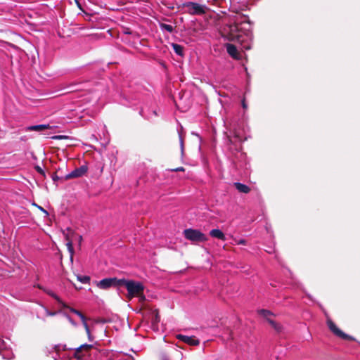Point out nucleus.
<instances>
[{"label": "nucleus", "mask_w": 360, "mask_h": 360, "mask_svg": "<svg viewBox=\"0 0 360 360\" xmlns=\"http://www.w3.org/2000/svg\"><path fill=\"white\" fill-rule=\"evenodd\" d=\"M121 286L126 288L128 292L127 296L129 299L136 297L141 303L146 300V296L143 294L145 288L142 283L133 280L122 279Z\"/></svg>", "instance_id": "1"}, {"label": "nucleus", "mask_w": 360, "mask_h": 360, "mask_svg": "<svg viewBox=\"0 0 360 360\" xmlns=\"http://www.w3.org/2000/svg\"><path fill=\"white\" fill-rule=\"evenodd\" d=\"M186 239L192 242H204L207 240V237L198 230L188 229L184 231Z\"/></svg>", "instance_id": "2"}, {"label": "nucleus", "mask_w": 360, "mask_h": 360, "mask_svg": "<svg viewBox=\"0 0 360 360\" xmlns=\"http://www.w3.org/2000/svg\"><path fill=\"white\" fill-rule=\"evenodd\" d=\"M329 330L337 337L340 338L345 340L354 341L355 338L345 333L342 331L336 324L332 321L331 319L328 318L326 321Z\"/></svg>", "instance_id": "3"}, {"label": "nucleus", "mask_w": 360, "mask_h": 360, "mask_svg": "<svg viewBox=\"0 0 360 360\" xmlns=\"http://www.w3.org/2000/svg\"><path fill=\"white\" fill-rule=\"evenodd\" d=\"M93 347L91 345L84 344L81 345L75 350L71 351L70 353L77 360H84V357L88 354L89 351Z\"/></svg>", "instance_id": "4"}, {"label": "nucleus", "mask_w": 360, "mask_h": 360, "mask_svg": "<svg viewBox=\"0 0 360 360\" xmlns=\"http://www.w3.org/2000/svg\"><path fill=\"white\" fill-rule=\"evenodd\" d=\"M184 7L187 8V12L191 15H200L205 13V6L197 3L186 2Z\"/></svg>", "instance_id": "5"}, {"label": "nucleus", "mask_w": 360, "mask_h": 360, "mask_svg": "<svg viewBox=\"0 0 360 360\" xmlns=\"http://www.w3.org/2000/svg\"><path fill=\"white\" fill-rule=\"evenodd\" d=\"M122 279L116 278H104L97 283V286L101 289H108L111 286L121 287Z\"/></svg>", "instance_id": "6"}, {"label": "nucleus", "mask_w": 360, "mask_h": 360, "mask_svg": "<svg viewBox=\"0 0 360 360\" xmlns=\"http://www.w3.org/2000/svg\"><path fill=\"white\" fill-rule=\"evenodd\" d=\"M176 338L192 346H196L200 344L199 340H198L195 336H186L181 334H179L176 335Z\"/></svg>", "instance_id": "7"}, {"label": "nucleus", "mask_w": 360, "mask_h": 360, "mask_svg": "<svg viewBox=\"0 0 360 360\" xmlns=\"http://www.w3.org/2000/svg\"><path fill=\"white\" fill-rule=\"evenodd\" d=\"M87 172V168L85 166H82L75 169L66 176L67 179H72L82 176Z\"/></svg>", "instance_id": "8"}, {"label": "nucleus", "mask_w": 360, "mask_h": 360, "mask_svg": "<svg viewBox=\"0 0 360 360\" xmlns=\"http://www.w3.org/2000/svg\"><path fill=\"white\" fill-rule=\"evenodd\" d=\"M226 50L228 53L233 58H240V53L238 51L236 47L234 45L231 44H228L226 46Z\"/></svg>", "instance_id": "9"}, {"label": "nucleus", "mask_w": 360, "mask_h": 360, "mask_svg": "<svg viewBox=\"0 0 360 360\" xmlns=\"http://www.w3.org/2000/svg\"><path fill=\"white\" fill-rule=\"evenodd\" d=\"M5 347V342L0 338V354L2 355L4 359H10L12 358L13 354L10 351H4Z\"/></svg>", "instance_id": "10"}, {"label": "nucleus", "mask_w": 360, "mask_h": 360, "mask_svg": "<svg viewBox=\"0 0 360 360\" xmlns=\"http://www.w3.org/2000/svg\"><path fill=\"white\" fill-rule=\"evenodd\" d=\"M210 234L212 237L216 238L222 240H225V236L224 233L219 229H212Z\"/></svg>", "instance_id": "11"}, {"label": "nucleus", "mask_w": 360, "mask_h": 360, "mask_svg": "<svg viewBox=\"0 0 360 360\" xmlns=\"http://www.w3.org/2000/svg\"><path fill=\"white\" fill-rule=\"evenodd\" d=\"M50 127L49 124H39V125H32L27 127L28 131H40L44 129H49Z\"/></svg>", "instance_id": "12"}, {"label": "nucleus", "mask_w": 360, "mask_h": 360, "mask_svg": "<svg viewBox=\"0 0 360 360\" xmlns=\"http://www.w3.org/2000/svg\"><path fill=\"white\" fill-rule=\"evenodd\" d=\"M233 185L239 192L248 193V186L238 182L234 183Z\"/></svg>", "instance_id": "13"}, {"label": "nucleus", "mask_w": 360, "mask_h": 360, "mask_svg": "<svg viewBox=\"0 0 360 360\" xmlns=\"http://www.w3.org/2000/svg\"><path fill=\"white\" fill-rule=\"evenodd\" d=\"M65 308H68L71 312L77 314L80 318L82 323H84L86 321V318L85 317V316L83 315L79 311H78L74 308L68 307L67 305H66Z\"/></svg>", "instance_id": "14"}, {"label": "nucleus", "mask_w": 360, "mask_h": 360, "mask_svg": "<svg viewBox=\"0 0 360 360\" xmlns=\"http://www.w3.org/2000/svg\"><path fill=\"white\" fill-rule=\"evenodd\" d=\"M172 46L173 48L174 51L179 56L183 55L184 48L182 46L177 44H172Z\"/></svg>", "instance_id": "15"}, {"label": "nucleus", "mask_w": 360, "mask_h": 360, "mask_svg": "<svg viewBox=\"0 0 360 360\" xmlns=\"http://www.w3.org/2000/svg\"><path fill=\"white\" fill-rule=\"evenodd\" d=\"M268 322L274 328V330L276 331H277V332L281 331L282 326L279 323L275 322L274 320H272L271 319H268Z\"/></svg>", "instance_id": "16"}, {"label": "nucleus", "mask_w": 360, "mask_h": 360, "mask_svg": "<svg viewBox=\"0 0 360 360\" xmlns=\"http://www.w3.org/2000/svg\"><path fill=\"white\" fill-rule=\"evenodd\" d=\"M82 324H83V326H84V327L85 328V330H86V333L87 334L89 340V341H93L94 340V337L91 335V332L90 328L88 326L86 321L85 322L82 323Z\"/></svg>", "instance_id": "17"}, {"label": "nucleus", "mask_w": 360, "mask_h": 360, "mask_svg": "<svg viewBox=\"0 0 360 360\" xmlns=\"http://www.w3.org/2000/svg\"><path fill=\"white\" fill-rule=\"evenodd\" d=\"M47 293L51 297H53L60 304H61L63 307H66V304L54 292H53L52 291H49L47 292Z\"/></svg>", "instance_id": "18"}, {"label": "nucleus", "mask_w": 360, "mask_h": 360, "mask_svg": "<svg viewBox=\"0 0 360 360\" xmlns=\"http://www.w3.org/2000/svg\"><path fill=\"white\" fill-rule=\"evenodd\" d=\"M77 278L82 283H88L90 281V277L88 276L77 275Z\"/></svg>", "instance_id": "19"}, {"label": "nucleus", "mask_w": 360, "mask_h": 360, "mask_svg": "<svg viewBox=\"0 0 360 360\" xmlns=\"http://www.w3.org/2000/svg\"><path fill=\"white\" fill-rule=\"evenodd\" d=\"M259 313L264 318H266L267 321L268 319H270L269 316L273 315V314L270 311L266 309H261L260 311H259Z\"/></svg>", "instance_id": "20"}, {"label": "nucleus", "mask_w": 360, "mask_h": 360, "mask_svg": "<svg viewBox=\"0 0 360 360\" xmlns=\"http://www.w3.org/2000/svg\"><path fill=\"white\" fill-rule=\"evenodd\" d=\"M160 27L162 30H166L169 32H172L174 30L173 27L171 25L168 24H161Z\"/></svg>", "instance_id": "21"}, {"label": "nucleus", "mask_w": 360, "mask_h": 360, "mask_svg": "<svg viewBox=\"0 0 360 360\" xmlns=\"http://www.w3.org/2000/svg\"><path fill=\"white\" fill-rule=\"evenodd\" d=\"M67 246H68V249L69 250V252H70V255H71V258H72V255H73V248H72V243L71 242H68L67 243Z\"/></svg>", "instance_id": "22"}, {"label": "nucleus", "mask_w": 360, "mask_h": 360, "mask_svg": "<svg viewBox=\"0 0 360 360\" xmlns=\"http://www.w3.org/2000/svg\"><path fill=\"white\" fill-rule=\"evenodd\" d=\"M172 171H175V172H184V168L181 167H178V168H176L174 169H172Z\"/></svg>", "instance_id": "23"}, {"label": "nucleus", "mask_w": 360, "mask_h": 360, "mask_svg": "<svg viewBox=\"0 0 360 360\" xmlns=\"http://www.w3.org/2000/svg\"><path fill=\"white\" fill-rule=\"evenodd\" d=\"M67 318L72 325L76 326V323L74 322V321L71 319L70 316H68Z\"/></svg>", "instance_id": "24"}, {"label": "nucleus", "mask_w": 360, "mask_h": 360, "mask_svg": "<svg viewBox=\"0 0 360 360\" xmlns=\"http://www.w3.org/2000/svg\"><path fill=\"white\" fill-rule=\"evenodd\" d=\"M63 138H65V136H60V135L55 136L53 137V139H63Z\"/></svg>", "instance_id": "25"}, {"label": "nucleus", "mask_w": 360, "mask_h": 360, "mask_svg": "<svg viewBox=\"0 0 360 360\" xmlns=\"http://www.w3.org/2000/svg\"><path fill=\"white\" fill-rule=\"evenodd\" d=\"M39 209L41 210L43 212H44L46 214H48V212L46 210H45L43 207H39Z\"/></svg>", "instance_id": "26"}, {"label": "nucleus", "mask_w": 360, "mask_h": 360, "mask_svg": "<svg viewBox=\"0 0 360 360\" xmlns=\"http://www.w3.org/2000/svg\"><path fill=\"white\" fill-rule=\"evenodd\" d=\"M242 105H243V107L244 108H246V104H245V98L242 101Z\"/></svg>", "instance_id": "27"}, {"label": "nucleus", "mask_w": 360, "mask_h": 360, "mask_svg": "<svg viewBox=\"0 0 360 360\" xmlns=\"http://www.w3.org/2000/svg\"><path fill=\"white\" fill-rule=\"evenodd\" d=\"M47 314L49 315V316H53L56 314V312H49V311H47Z\"/></svg>", "instance_id": "28"}]
</instances>
